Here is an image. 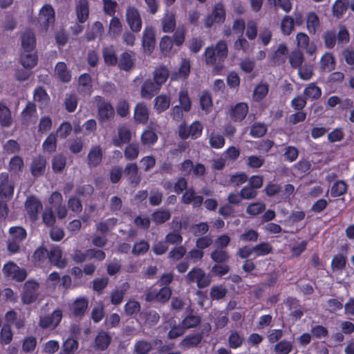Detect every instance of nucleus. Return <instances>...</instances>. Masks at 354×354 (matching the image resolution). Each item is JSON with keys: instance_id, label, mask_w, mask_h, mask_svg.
I'll return each mask as SVG.
<instances>
[{"instance_id": "nucleus-1", "label": "nucleus", "mask_w": 354, "mask_h": 354, "mask_svg": "<svg viewBox=\"0 0 354 354\" xmlns=\"http://www.w3.org/2000/svg\"><path fill=\"white\" fill-rule=\"evenodd\" d=\"M228 55V48L225 40H219L214 46H209L205 50V62L207 64H216L218 68H223V62Z\"/></svg>"}, {"instance_id": "nucleus-2", "label": "nucleus", "mask_w": 354, "mask_h": 354, "mask_svg": "<svg viewBox=\"0 0 354 354\" xmlns=\"http://www.w3.org/2000/svg\"><path fill=\"white\" fill-rule=\"evenodd\" d=\"M324 45L327 48L332 49L335 47L336 43L342 46L349 42L350 35L347 28L341 26L338 32L335 30H326L323 34Z\"/></svg>"}, {"instance_id": "nucleus-3", "label": "nucleus", "mask_w": 354, "mask_h": 354, "mask_svg": "<svg viewBox=\"0 0 354 354\" xmlns=\"http://www.w3.org/2000/svg\"><path fill=\"white\" fill-rule=\"evenodd\" d=\"M39 284L35 280H28L25 282L21 292V299L24 304L34 303L39 297Z\"/></svg>"}, {"instance_id": "nucleus-4", "label": "nucleus", "mask_w": 354, "mask_h": 354, "mask_svg": "<svg viewBox=\"0 0 354 354\" xmlns=\"http://www.w3.org/2000/svg\"><path fill=\"white\" fill-rule=\"evenodd\" d=\"M34 103L28 102L23 111H36V109H44L47 106L49 97L46 90L41 87H37L33 92Z\"/></svg>"}, {"instance_id": "nucleus-5", "label": "nucleus", "mask_w": 354, "mask_h": 354, "mask_svg": "<svg viewBox=\"0 0 354 354\" xmlns=\"http://www.w3.org/2000/svg\"><path fill=\"white\" fill-rule=\"evenodd\" d=\"M171 296V289L169 286H163L160 290L150 288L145 293V301L165 304L169 301Z\"/></svg>"}, {"instance_id": "nucleus-6", "label": "nucleus", "mask_w": 354, "mask_h": 354, "mask_svg": "<svg viewBox=\"0 0 354 354\" xmlns=\"http://www.w3.org/2000/svg\"><path fill=\"white\" fill-rule=\"evenodd\" d=\"M24 207L29 219L32 222H35L39 219L43 205L41 201L37 196L30 195L26 198Z\"/></svg>"}, {"instance_id": "nucleus-7", "label": "nucleus", "mask_w": 354, "mask_h": 354, "mask_svg": "<svg viewBox=\"0 0 354 354\" xmlns=\"http://www.w3.org/2000/svg\"><path fill=\"white\" fill-rule=\"evenodd\" d=\"M55 21V12L53 6L50 4L44 5L39 10L37 18L41 28L46 31L50 26L54 24Z\"/></svg>"}, {"instance_id": "nucleus-8", "label": "nucleus", "mask_w": 354, "mask_h": 354, "mask_svg": "<svg viewBox=\"0 0 354 354\" xmlns=\"http://www.w3.org/2000/svg\"><path fill=\"white\" fill-rule=\"evenodd\" d=\"M62 317V310L60 308H57L50 314L41 316L39 321V325L43 329H55L61 322Z\"/></svg>"}, {"instance_id": "nucleus-9", "label": "nucleus", "mask_w": 354, "mask_h": 354, "mask_svg": "<svg viewBox=\"0 0 354 354\" xmlns=\"http://www.w3.org/2000/svg\"><path fill=\"white\" fill-rule=\"evenodd\" d=\"M225 9L224 5L218 2L215 4L212 12L207 16L204 24L206 28H211L214 24H222L225 19Z\"/></svg>"}, {"instance_id": "nucleus-10", "label": "nucleus", "mask_w": 354, "mask_h": 354, "mask_svg": "<svg viewBox=\"0 0 354 354\" xmlns=\"http://www.w3.org/2000/svg\"><path fill=\"white\" fill-rule=\"evenodd\" d=\"M3 272L6 277L12 279L18 282L24 281L27 276L26 270L21 269L14 262H8L4 264Z\"/></svg>"}, {"instance_id": "nucleus-11", "label": "nucleus", "mask_w": 354, "mask_h": 354, "mask_svg": "<svg viewBox=\"0 0 354 354\" xmlns=\"http://www.w3.org/2000/svg\"><path fill=\"white\" fill-rule=\"evenodd\" d=\"M62 256L63 252L61 248L58 245H53L48 250V259L54 266L63 269L66 267L68 261Z\"/></svg>"}, {"instance_id": "nucleus-12", "label": "nucleus", "mask_w": 354, "mask_h": 354, "mask_svg": "<svg viewBox=\"0 0 354 354\" xmlns=\"http://www.w3.org/2000/svg\"><path fill=\"white\" fill-rule=\"evenodd\" d=\"M15 184L10 179L9 174L1 172L0 174V196L4 198H11L14 194Z\"/></svg>"}, {"instance_id": "nucleus-13", "label": "nucleus", "mask_w": 354, "mask_h": 354, "mask_svg": "<svg viewBox=\"0 0 354 354\" xmlns=\"http://www.w3.org/2000/svg\"><path fill=\"white\" fill-rule=\"evenodd\" d=\"M126 19L133 32H139L142 28V19L138 10L135 7H129L126 10Z\"/></svg>"}, {"instance_id": "nucleus-14", "label": "nucleus", "mask_w": 354, "mask_h": 354, "mask_svg": "<svg viewBox=\"0 0 354 354\" xmlns=\"http://www.w3.org/2000/svg\"><path fill=\"white\" fill-rule=\"evenodd\" d=\"M88 308V300L85 297L77 298L70 306L71 315L75 317L82 318Z\"/></svg>"}, {"instance_id": "nucleus-15", "label": "nucleus", "mask_w": 354, "mask_h": 354, "mask_svg": "<svg viewBox=\"0 0 354 354\" xmlns=\"http://www.w3.org/2000/svg\"><path fill=\"white\" fill-rule=\"evenodd\" d=\"M203 196L196 195L193 187L187 188L181 197V203L185 205L192 204L193 207H200L203 203Z\"/></svg>"}, {"instance_id": "nucleus-16", "label": "nucleus", "mask_w": 354, "mask_h": 354, "mask_svg": "<svg viewBox=\"0 0 354 354\" xmlns=\"http://www.w3.org/2000/svg\"><path fill=\"white\" fill-rule=\"evenodd\" d=\"M131 140V131L130 128L123 124L120 126L118 129V137H114L112 139V142L114 146L120 147L124 144H128Z\"/></svg>"}, {"instance_id": "nucleus-17", "label": "nucleus", "mask_w": 354, "mask_h": 354, "mask_svg": "<svg viewBox=\"0 0 354 354\" xmlns=\"http://www.w3.org/2000/svg\"><path fill=\"white\" fill-rule=\"evenodd\" d=\"M156 44L155 32L151 27H146L142 35V47L148 54H151Z\"/></svg>"}, {"instance_id": "nucleus-18", "label": "nucleus", "mask_w": 354, "mask_h": 354, "mask_svg": "<svg viewBox=\"0 0 354 354\" xmlns=\"http://www.w3.org/2000/svg\"><path fill=\"white\" fill-rule=\"evenodd\" d=\"M111 340L112 337L108 332L100 330L95 338L94 347L97 351H104L109 348Z\"/></svg>"}, {"instance_id": "nucleus-19", "label": "nucleus", "mask_w": 354, "mask_h": 354, "mask_svg": "<svg viewBox=\"0 0 354 354\" xmlns=\"http://www.w3.org/2000/svg\"><path fill=\"white\" fill-rule=\"evenodd\" d=\"M46 166V160L43 156H37L32 158L30 165L31 174L38 177L44 174Z\"/></svg>"}, {"instance_id": "nucleus-20", "label": "nucleus", "mask_w": 354, "mask_h": 354, "mask_svg": "<svg viewBox=\"0 0 354 354\" xmlns=\"http://www.w3.org/2000/svg\"><path fill=\"white\" fill-rule=\"evenodd\" d=\"M139 319L144 324L153 326L158 323L160 315L156 310H145L139 313Z\"/></svg>"}, {"instance_id": "nucleus-21", "label": "nucleus", "mask_w": 354, "mask_h": 354, "mask_svg": "<svg viewBox=\"0 0 354 354\" xmlns=\"http://www.w3.org/2000/svg\"><path fill=\"white\" fill-rule=\"evenodd\" d=\"M160 86L153 80H147L144 82L141 87V95L146 99H150L156 92L160 90Z\"/></svg>"}, {"instance_id": "nucleus-22", "label": "nucleus", "mask_w": 354, "mask_h": 354, "mask_svg": "<svg viewBox=\"0 0 354 354\" xmlns=\"http://www.w3.org/2000/svg\"><path fill=\"white\" fill-rule=\"evenodd\" d=\"M245 342L244 335L241 331L232 330L230 332L227 344L228 346L232 349L241 348Z\"/></svg>"}, {"instance_id": "nucleus-23", "label": "nucleus", "mask_w": 354, "mask_h": 354, "mask_svg": "<svg viewBox=\"0 0 354 354\" xmlns=\"http://www.w3.org/2000/svg\"><path fill=\"white\" fill-rule=\"evenodd\" d=\"M288 49L286 44H280L276 50L270 56V60L276 65H281L286 62Z\"/></svg>"}, {"instance_id": "nucleus-24", "label": "nucleus", "mask_w": 354, "mask_h": 354, "mask_svg": "<svg viewBox=\"0 0 354 354\" xmlns=\"http://www.w3.org/2000/svg\"><path fill=\"white\" fill-rule=\"evenodd\" d=\"M21 46L24 50L32 51L36 46V39L34 32L30 30H25L21 36Z\"/></svg>"}, {"instance_id": "nucleus-25", "label": "nucleus", "mask_w": 354, "mask_h": 354, "mask_svg": "<svg viewBox=\"0 0 354 354\" xmlns=\"http://www.w3.org/2000/svg\"><path fill=\"white\" fill-rule=\"evenodd\" d=\"M203 339V333H196L187 335L180 342V346L185 348L196 347Z\"/></svg>"}, {"instance_id": "nucleus-26", "label": "nucleus", "mask_w": 354, "mask_h": 354, "mask_svg": "<svg viewBox=\"0 0 354 354\" xmlns=\"http://www.w3.org/2000/svg\"><path fill=\"white\" fill-rule=\"evenodd\" d=\"M20 62L24 68H32L37 63V55L34 50H24L20 57Z\"/></svg>"}, {"instance_id": "nucleus-27", "label": "nucleus", "mask_w": 354, "mask_h": 354, "mask_svg": "<svg viewBox=\"0 0 354 354\" xmlns=\"http://www.w3.org/2000/svg\"><path fill=\"white\" fill-rule=\"evenodd\" d=\"M102 151L100 146H93L88 154V165L90 167H97L102 161Z\"/></svg>"}, {"instance_id": "nucleus-28", "label": "nucleus", "mask_w": 354, "mask_h": 354, "mask_svg": "<svg viewBox=\"0 0 354 354\" xmlns=\"http://www.w3.org/2000/svg\"><path fill=\"white\" fill-rule=\"evenodd\" d=\"M75 12L80 23H84L89 14L88 3L87 0H80L76 5Z\"/></svg>"}, {"instance_id": "nucleus-29", "label": "nucleus", "mask_w": 354, "mask_h": 354, "mask_svg": "<svg viewBox=\"0 0 354 354\" xmlns=\"http://www.w3.org/2000/svg\"><path fill=\"white\" fill-rule=\"evenodd\" d=\"M135 54L133 52L123 53L119 59L118 66L123 71H129L135 64Z\"/></svg>"}, {"instance_id": "nucleus-30", "label": "nucleus", "mask_w": 354, "mask_h": 354, "mask_svg": "<svg viewBox=\"0 0 354 354\" xmlns=\"http://www.w3.org/2000/svg\"><path fill=\"white\" fill-rule=\"evenodd\" d=\"M124 172L129 176L131 184L137 185L140 183L141 178L138 175V167L136 162L127 164L125 166Z\"/></svg>"}, {"instance_id": "nucleus-31", "label": "nucleus", "mask_w": 354, "mask_h": 354, "mask_svg": "<svg viewBox=\"0 0 354 354\" xmlns=\"http://www.w3.org/2000/svg\"><path fill=\"white\" fill-rule=\"evenodd\" d=\"M78 90L84 95H90L92 91L91 77L89 74L81 75L78 80Z\"/></svg>"}, {"instance_id": "nucleus-32", "label": "nucleus", "mask_w": 354, "mask_h": 354, "mask_svg": "<svg viewBox=\"0 0 354 354\" xmlns=\"http://www.w3.org/2000/svg\"><path fill=\"white\" fill-rule=\"evenodd\" d=\"M308 241L302 240L300 242H295L290 245V259L299 258L307 249Z\"/></svg>"}, {"instance_id": "nucleus-33", "label": "nucleus", "mask_w": 354, "mask_h": 354, "mask_svg": "<svg viewBox=\"0 0 354 354\" xmlns=\"http://www.w3.org/2000/svg\"><path fill=\"white\" fill-rule=\"evenodd\" d=\"M306 26L310 34H315L320 27V21L315 12H309L306 16Z\"/></svg>"}, {"instance_id": "nucleus-34", "label": "nucleus", "mask_w": 354, "mask_h": 354, "mask_svg": "<svg viewBox=\"0 0 354 354\" xmlns=\"http://www.w3.org/2000/svg\"><path fill=\"white\" fill-rule=\"evenodd\" d=\"M104 32L102 24L100 21H95L91 28L88 29L85 38L87 41H93L98 37H101Z\"/></svg>"}, {"instance_id": "nucleus-35", "label": "nucleus", "mask_w": 354, "mask_h": 354, "mask_svg": "<svg viewBox=\"0 0 354 354\" xmlns=\"http://www.w3.org/2000/svg\"><path fill=\"white\" fill-rule=\"evenodd\" d=\"M256 257L266 256L273 251V247L270 243L268 241L261 242L254 246H252V249Z\"/></svg>"}, {"instance_id": "nucleus-36", "label": "nucleus", "mask_w": 354, "mask_h": 354, "mask_svg": "<svg viewBox=\"0 0 354 354\" xmlns=\"http://www.w3.org/2000/svg\"><path fill=\"white\" fill-rule=\"evenodd\" d=\"M55 71L57 77L62 82H68L71 81V74L67 69L66 64L64 62H58L55 66Z\"/></svg>"}, {"instance_id": "nucleus-37", "label": "nucleus", "mask_w": 354, "mask_h": 354, "mask_svg": "<svg viewBox=\"0 0 354 354\" xmlns=\"http://www.w3.org/2000/svg\"><path fill=\"white\" fill-rule=\"evenodd\" d=\"M151 218L156 225H160L170 219L171 212L169 209H157L152 213Z\"/></svg>"}, {"instance_id": "nucleus-38", "label": "nucleus", "mask_w": 354, "mask_h": 354, "mask_svg": "<svg viewBox=\"0 0 354 354\" xmlns=\"http://www.w3.org/2000/svg\"><path fill=\"white\" fill-rule=\"evenodd\" d=\"M348 189V185L342 180H338L334 182L330 189V196L332 197H339L345 194Z\"/></svg>"}, {"instance_id": "nucleus-39", "label": "nucleus", "mask_w": 354, "mask_h": 354, "mask_svg": "<svg viewBox=\"0 0 354 354\" xmlns=\"http://www.w3.org/2000/svg\"><path fill=\"white\" fill-rule=\"evenodd\" d=\"M346 255L339 253L333 256L331 261V268L333 271H341L346 268Z\"/></svg>"}, {"instance_id": "nucleus-40", "label": "nucleus", "mask_w": 354, "mask_h": 354, "mask_svg": "<svg viewBox=\"0 0 354 354\" xmlns=\"http://www.w3.org/2000/svg\"><path fill=\"white\" fill-rule=\"evenodd\" d=\"M140 147L137 142L128 143L124 150V155L127 160H134L139 155Z\"/></svg>"}, {"instance_id": "nucleus-41", "label": "nucleus", "mask_w": 354, "mask_h": 354, "mask_svg": "<svg viewBox=\"0 0 354 354\" xmlns=\"http://www.w3.org/2000/svg\"><path fill=\"white\" fill-rule=\"evenodd\" d=\"M169 75V73L167 68L165 66H160L153 71V80L162 86V85L167 81Z\"/></svg>"}, {"instance_id": "nucleus-42", "label": "nucleus", "mask_w": 354, "mask_h": 354, "mask_svg": "<svg viewBox=\"0 0 354 354\" xmlns=\"http://www.w3.org/2000/svg\"><path fill=\"white\" fill-rule=\"evenodd\" d=\"M153 349V344L145 339H140L134 344V353L136 354H149Z\"/></svg>"}, {"instance_id": "nucleus-43", "label": "nucleus", "mask_w": 354, "mask_h": 354, "mask_svg": "<svg viewBox=\"0 0 354 354\" xmlns=\"http://www.w3.org/2000/svg\"><path fill=\"white\" fill-rule=\"evenodd\" d=\"M9 233L12 239L20 243L23 242L27 236L26 229L21 226H13L10 227Z\"/></svg>"}, {"instance_id": "nucleus-44", "label": "nucleus", "mask_w": 354, "mask_h": 354, "mask_svg": "<svg viewBox=\"0 0 354 354\" xmlns=\"http://www.w3.org/2000/svg\"><path fill=\"white\" fill-rule=\"evenodd\" d=\"M210 257L216 263H223L228 261L230 255L226 250L216 248L211 252Z\"/></svg>"}, {"instance_id": "nucleus-45", "label": "nucleus", "mask_w": 354, "mask_h": 354, "mask_svg": "<svg viewBox=\"0 0 354 354\" xmlns=\"http://www.w3.org/2000/svg\"><path fill=\"white\" fill-rule=\"evenodd\" d=\"M57 137L55 133H51L47 136L42 144V147L45 151L51 153L56 151Z\"/></svg>"}, {"instance_id": "nucleus-46", "label": "nucleus", "mask_w": 354, "mask_h": 354, "mask_svg": "<svg viewBox=\"0 0 354 354\" xmlns=\"http://www.w3.org/2000/svg\"><path fill=\"white\" fill-rule=\"evenodd\" d=\"M103 57L106 64L114 66L118 63V57L113 46H107L103 48Z\"/></svg>"}, {"instance_id": "nucleus-47", "label": "nucleus", "mask_w": 354, "mask_h": 354, "mask_svg": "<svg viewBox=\"0 0 354 354\" xmlns=\"http://www.w3.org/2000/svg\"><path fill=\"white\" fill-rule=\"evenodd\" d=\"M321 66L324 71H331L335 68V58L332 53H326L321 58Z\"/></svg>"}, {"instance_id": "nucleus-48", "label": "nucleus", "mask_w": 354, "mask_h": 354, "mask_svg": "<svg viewBox=\"0 0 354 354\" xmlns=\"http://www.w3.org/2000/svg\"><path fill=\"white\" fill-rule=\"evenodd\" d=\"M140 304L138 301L135 299H130L125 304L124 310L127 316L131 317L138 313H140Z\"/></svg>"}, {"instance_id": "nucleus-49", "label": "nucleus", "mask_w": 354, "mask_h": 354, "mask_svg": "<svg viewBox=\"0 0 354 354\" xmlns=\"http://www.w3.org/2000/svg\"><path fill=\"white\" fill-rule=\"evenodd\" d=\"M92 102L97 111H114L113 106L101 96H95Z\"/></svg>"}, {"instance_id": "nucleus-50", "label": "nucleus", "mask_w": 354, "mask_h": 354, "mask_svg": "<svg viewBox=\"0 0 354 354\" xmlns=\"http://www.w3.org/2000/svg\"><path fill=\"white\" fill-rule=\"evenodd\" d=\"M343 297L339 299L331 298L326 301V310L330 313H335L343 308Z\"/></svg>"}, {"instance_id": "nucleus-51", "label": "nucleus", "mask_w": 354, "mask_h": 354, "mask_svg": "<svg viewBox=\"0 0 354 354\" xmlns=\"http://www.w3.org/2000/svg\"><path fill=\"white\" fill-rule=\"evenodd\" d=\"M78 346V341L75 338L69 337L64 342L62 351L67 354H75Z\"/></svg>"}, {"instance_id": "nucleus-52", "label": "nucleus", "mask_w": 354, "mask_h": 354, "mask_svg": "<svg viewBox=\"0 0 354 354\" xmlns=\"http://www.w3.org/2000/svg\"><path fill=\"white\" fill-rule=\"evenodd\" d=\"M66 164V157L62 154H58L53 157L52 160V168L54 172H62L65 168Z\"/></svg>"}, {"instance_id": "nucleus-53", "label": "nucleus", "mask_w": 354, "mask_h": 354, "mask_svg": "<svg viewBox=\"0 0 354 354\" xmlns=\"http://www.w3.org/2000/svg\"><path fill=\"white\" fill-rule=\"evenodd\" d=\"M348 8L347 0H336L333 6V15L340 18Z\"/></svg>"}, {"instance_id": "nucleus-54", "label": "nucleus", "mask_w": 354, "mask_h": 354, "mask_svg": "<svg viewBox=\"0 0 354 354\" xmlns=\"http://www.w3.org/2000/svg\"><path fill=\"white\" fill-rule=\"evenodd\" d=\"M304 62V55L299 50H292L289 55V62L292 68H299Z\"/></svg>"}, {"instance_id": "nucleus-55", "label": "nucleus", "mask_w": 354, "mask_h": 354, "mask_svg": "<svg viewBox=\"0 0 354 354\" xmlns=\"http://www.w3.org/2000/svg\"><path fill=\"white\" fill-rule=\"evenodd\" d=\"M292 348V342L287 340L278 342L274 347V351L279 354H289Z\"/></svg>"}, {"instance_id": "nucleus-56", "label": "nucleus", "mask_w": 354, "mask_h": 354, "mask_svg": "<svg viewBox=\"0 0 354 354\" xmlns=\"http://www.w3.org/2000/svg\"><path fill=\"white\" fill-rule=\"evenodd\" d=\"M306 98L317 99L321 96L322 91L315 84H310L304 91Z\"/></svg>"}, {"instance_id": "nucleus-57", "label": "nucleus", "mask_w": 354, "mask_h": 354, "mask_svg": "<svg viewBox=\"0 0 354 354\" xmlns=\"http://www.w3.org/2000/svg\"><path fill=\"white\" fill-rule=\"evenodd\" d=\"M158 140L157 134L152 130H145L141 136V142L143 145H152Z\"/></svg>"}, {"instance_id": "nucleus-58", "label": "nucleus", "mask_w": 354, "mask_h": 354, "mask_svg": "<svg viewBox=\"0 0 354 354\" xmlns=\"http://www.w3.org/2000/svg\"><path fill=\"white\" fill-rule=\"evenodd\" d=\"M266 207V204L263 202L252 203L247 207L246 213L251 216H257L263 212Z\"/></svg>"}, {"instance_id": "nucleus-59", "label": "nucleus", "mask_w": 354, "mask_h": 354, "mask_svg": "<svg viewBox=\"0 0 354 354\" xmlns=\"http://www.w3.org/2000/svg\"><path fill=\"white\" fill-rule=\"evenodd\" d=\"M294 28V20L290 16H285L281 21V30L283 35H289Z\"/></svg>"}, {"instance_id": "nucleus-60", "label": "nucleus", "mask_w": 354, "mask_h": 354, "mask_svg": "<svg viewBox=\"0 0 354 354\" xmlns=\"http://www.w3.org/2000/svg\"><path fill=\"white\" fill-rule=\"evenodd\" d=\"M201 322V319L196 315H188L182 322V325L185 329L194 328L197 326Z\"/></svg>"}, {"instance_id": "nucleus-61", "label": "nucleus", "mask_w": 354, "mask_h": 354, "mask_svg": "<svg viewBox=\"0 0 354 354\" xmlns=\"http://www.w3.org/2000/svg\"><path fill=\"white\" fill-rule=\"evenodd\" d=\"M170 104V99L167 95H160L155 98V108L157 111H165Z\"/></svg>"}, {"instance_id": "nucleus-62", "label": "nucleus", "mask_w": 354, "mask_h": 354, "mask_svg": "<svg viewBox=\"0 0 354 354\" xmlns=\"http://www.w3.org/2000/svg\"><path fill=\"white\" fill-rule=\"evenodd\" d=\"M12 332L9 324H4L0 332V342L3 344H8L12 339Z\"/></svg>"}, {"instance_id": "nucleus-63", "label": "nucleus", "mask_w": 354, "mask_h": 354, "mask_svg": "<svg viewBox=\"0 0 354 354\" xmlns=\"http://www.w3.org/2000/svg\"><path fill=\"white\" fill-rule=\"evenodd\" d=\"M224 137L218 133L213 132L209 137V145L212 148L221 149L225 145Z\"/></svg>"}, {"instance_id": "nucleus-64", "label": "nucleus", "mask_w": 354, "mask_h": 354, "mask_svg": "<svg viewBox=\"0 0 354 354\" xmlns=\"http://www.w3.org/2000/svg\"><path fill=\"white\" fill-rule=\"evenodd\" d=\"M186 252L187 250L184 245L174 247L169 252L168 258L175 261H179L185 255Z\"/></svg>"}]
</instances>
